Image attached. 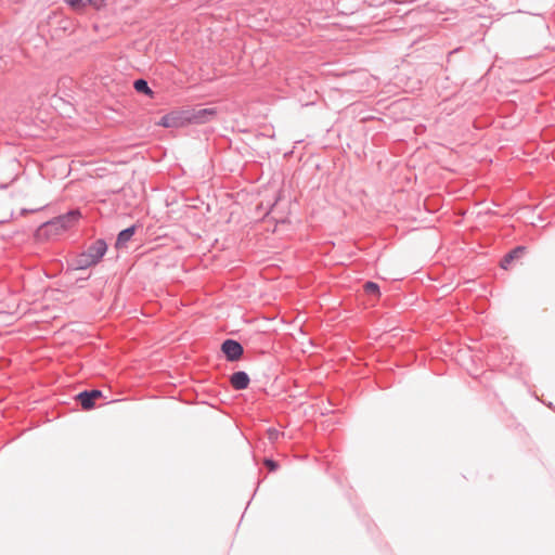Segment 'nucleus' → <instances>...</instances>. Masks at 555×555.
Instances as JSON below:
<instances>
[{
  "label": "nucleus",
  "instance_id": "nucleus-1",
  "mask_svg": "<svg viewBox=\"0 0 555 555\" xmlns=\"http://www.w3.org/2000/svg\"><path fill=\"white\" fill-rule=\"evenodd\" d=\"M81 217L82 214L79 208L72 209L47 222H43L37 229L36 236L39 240H52L62 234L63 232L76 227Z\"/></svg>",
  "mask_w": 555,
  "mask_h": 555
},
{
  "label": "nucleus",
  "instance_id": "nucleus-2",
  "mask_svg": "<svg viewBox=\"0 0 555 555\" xmlns=\"http://www.w3.org/2000/svg\"><path fill=\"white\" fill-rule=\"evenodd\" d=\"M107 253V243L103 238L95 240L86 250L74 255L67 260V269L73 271L87 270L101 262Z\"/></svg>",
  "mask_w": 555,
  "mask_h": 555
},
{
  "label": "nucleus",
  "instance_id": "nucleus-3",
  "mask_svg": "<svg viewBox=\"0 0 555 555\" xmlns=\"http://www.w3.org/2000/svg\"><path fill=\"white\" fill-rule=\"evenodd\" d=\"M189 124H191L189 108L171 111L165 114L158 121V125L164 128H180Z\"/></svg>",
  "mask_w": 555,
  "mask_h": 555
},
{
  "label": "nucleus",
  "instance_id": "nucleus-4",
  "mask_svg": "<svg viewBox=\"0 0 555 555\" xmlns=\"http://www.w3.org/2000/svg\"><path fill=\"white\" fill-rule=\"evenodd\" d=\"M221 350L230 362L240 360L244 352L241 343L231 338H228L222 343Z\"/></svg>",
  "mask_w": 555,
  "mask_h": 555
},
{
  "label": "nucleus",
  "instance_id": "nucleus-5",
  "mask_svg": "<svg viewBox=\"0 0 555 555\" xmlns=\"http://www.w3.org/2000/svg\"><path fill=\"white\" fill-rule=\"evenodd\" d=\"M190 111V122L202 125L212 120V118L217 115V108L208 107V108H189Z\"/></svg>",
  "mask_w": 555,
  "mask_h": 555
},
{
  "label": "nucleus",
  "instance_id": "nucleus-6",
  "mask_svg": "<svg viewBox=\"0 0 555 555\" xmlns=\"http://www.w3.org/2000/svg\"><path fill=\"white\" fill-rule=\"evenodd\" d=\"M250 378L244 371L234 372L230 376V384L235 390H244L248 387Z\"/></svg>",
  "mask_w": 555,
  "mask_h": 555
},
{
  "label": "nucleus",
  "instance_id": "nucleus-7",
  "mask_svg": "<svg viewBox=\"0 0 555 555\" xmlns=\"http://www.w3.org/2000/svg\"><path fill=\"white\" fill-rule=\"evenodd\" d=\"M526 251L525 246H517L514 249H512L509 253H507L503 259L501 260V268L507 269L508 266L515 260L520 258Z\"/></svg>",
  "mask_w": 555,
  "mask_h": 555
},
{
  "label": "nucleus",
  "instance_id": "nucleus-8",
  "mask_svg": "<svg viewBox=\"0 0 555 555\" xmlns=\"http://www.w3.org/2000/svg\"><path fill=\"white\" fill-rule=\"evenodd\" d=\"M135 233V225L128 227L124 230H121L116 240V247L120 248L121 246H125L134 235Z\"/></svg>",
  "mask_w": 555,
  "mask_h": 555
},
{
  "label": "nucleus",
  "instance_id": "nucleus-9",
  "mask_svg": "<svg viewBox=\"0 0 555 555\" xmlns=\"http://www.w3.org/2000/svg\"><path fill=\"white\" fill-rule=\"evenodd\" d=\"M133 88L138 93L145 94L151 99L154 98V91L150 88L149 82L143 78L135 79L133 81Z\"/></svg>",
  "mask_w": 555,
  "mask_h": 555
},
{
  "label": "nucleus",
  "instance_id": "nucleus-10",
  "mask_svg": "<svg viewBox=\"0 0 555 555\" xmlns=\"http://www.w3.org/2000/svg\"><path fill=\"white\" fill-rule=\"evenodd\" d=\"M76 400L80 403L83 410H91L94 408V401L91 399V396L88 393V390H83L76 396Z\"/></svg>",
  "mask_w": 555,
  "mask_h": 555
},
{
  "label": "nucleus",
  "instance_id": "nucleus-11",
  "mask_svg": "<svg viewBox=\"0 0 555 555\" xmlns=\"http://www.w3.org/2000/svg\"><path fill=\"white\" fill-rule=\"evenodd\" d=\"M363 289L369 295H373L376 297L380 296L379 285L375 282H372V281L365 282L363 285Z\"/></svg>",
  "mask_w": 555,
  "mask_h": 555
},
{
  "label": "nucleus",
  "instance_id": "nucleus-12",
  "mask_svg": "<svg viewBox=\"0 0 555 555\" xmlns=\"http://www.w3.org/2000/svg\"><path fill=\"white\" fill-rule=\"evenodd\" d=\"M281 436H284V433L280 431L274 427H270L267 429V438L271 443L276 442Z\"/></svg>",
  "mask_w": 555,
  "mask_h": 555
},
{
  "label": "nucleus",
  "instance_id": "nucleus-13",
  "mask_svg": "<svg viewBox=\"0 0 555 555\" xmlns=\"http://www.w3.org/2000/svg\"><path fill=\"white\" fill-rule=\"evenodd\" d=\"M264 465L268 467V469H269L270 472H274V470H276V469H278V467H279L278 462H275V461H274V460H272V459H266V460H264Z\"/></svg>",
  "mask_w": 555,
  "mask_h": 555
},
{
  "label": "nucleus",
  "instance_id": "nucleus-14",
  "mask_svg": "<svg viewBox=\"0 0 555 555\" xmlns=\"http://www.w3.org/2000/svg\"><path fill=\"white\" fill-rule=\"evenodd\" d=\"M65 2L74 9H78L83 5V0H65Z\"/></svg>",
  "mask_w": 555,
  "mask_h": 555
},
{
  "label": "nucleus",
  "instance_id": "nucleus-15",
  "mask_svg": "<svg viewBox=\"0 0 555 555\" xmlns=\"http://www.w3.org/2000/svg\"><path fill=\"white\" fill-rule=\"evenodd\" d=\"M88 393L91 396V399L95 401V399L102 397V391L98 389L88 390Z\"/></svg>",
  "mask_w": 555,
  "mask_h": 555
},
{
  "label": "nucleus",
  "instance_id": "nucleus-16",
  "mask_svg": "<svg viewBox=\"0 0 555 555\" xmlns=\"http://www.w3.org/2000/svg\"><path fill=\"white\" fill-rule=\"evenodd\" d=\"M41 209H42V208L31 209V210H30V212L39 211V210H41ZM27 212H29V210H27V209H23V210H22V214H27Z\"/></svg>",
  "mask_w": 555,
  "mask_h": 555
}]
</instances>
